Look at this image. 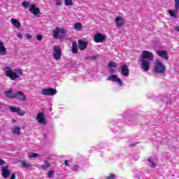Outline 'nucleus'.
<instances>
[{
  "instance_id": "nucleus-27",
  "label": "nucleus",
  "mask_w": 179,
  "mask_h": 179,
  "mask_svg": "<svg viewBox=\"0 0 179 179\" xmlns=\"http://www.w3.org/2000/svg\"><path fill=\"white\" fill-rule=\"evenodd\" d=\"M117 65L118 64L117 63H115V62H113V61H110L108 63L109 68H117Z\"/></svg>"
},
{
  "instance_id": "nucleus-43",
  "label": "nucleus",
  "mask_w": 179,
  "mask_h": 179,
  "mask_svg": "<svg viewBox=\"0 0 179 179\" xmlns=\"http://www.w3.org/2000/svg\"><path fill=\"white\" fill-rule=\"evenodd\" d=\"M64 164L68 166H69V164H68V159L64 160Z\"/></svg>"
},
{
  "instance_id": "nucleus-45",
  "label": "nucleus",
  "mask_w": 179,
  "mask_h": 179,
  "mask_svg": "<svg viewBox=\"0 0 179 179\" xmlns=\"http://www.w3.org/2000/svg\"><path fill=\"white\" fill-rule=\"evenodd\" d=\"M74 169L78 170L79 169V166H77V165L74 166Z\"/></svg>"
},
{
  "instance_id": "nucleus-26",
  "label": "nucleus",
  "mask_w": 179,
  "mask_h": 179,
  "mask_svg": "<svg viewBox=\"0 0 179 179\" xmlns=\"http://www.w3.org/2000/svg\"><path fill=\"white\" fill-rule=\"evenodd\" d=\"M178 13V11L177 10H169V13L170 16H171L172 17H174V18L177 17V15H177Z\"/></svg>"
},
{
  "instance_id": "nucleus-9",
  "label": "nucleus",
  "mask_w": 179,
  "mask_h": 179,
  "mask_svg": "<svg viewBox=\"0 0 179 179\" xmlns=\"http://www.w3.org/2000/svg\"><path fill=\"white\" fill-rule=\"evenodd\" d=\"M107 38V36L103 35V34L97 33L94 36V41L95 43H104Z\"/></svg>"
},
{
  "instance_id": "nucleus-46",
  "label": "nucleus",
  "mask_w": 179,
  "mask_h": 179,
  "mask_svg": "<svg viewBox=\"0 0 179 179\" xmlns=\"http://www.w3.org/2000/svg\"><path fill=\"white\" fill-rule=\"evenodd\" d=\"M111 72H113H113H115V71L114 69H111Z\"/></svg>"
},
{
  "instance_id": "nucleus-24",
  "label": "nucleus",
  "mask_w": 179,
  "mask_h": 179,
  "mask_svg": "<svg viewBox=\"0 0 179 179\" xmlns=\"http://www.w3.org/2000/svg\"><path fill=\"white\" fill-rule=\"evenodd\" d=\"M50 167H51V164L47 160H45L43 164L41 166V169H43V170H46V169H50Z\"/></svg>"
},
{
  "instance_id": "nucleus-41",
  "label": "nucleus",
  "mask_w": 179,
  "mask_h": 179,
  "mask_svg": "<svg viewBox=\"0 0 179 179\" xmlns=\"http://www.w3.org/2000/svg\"><path fill=\"white\" fill-rule=\"evenodd\" d=\"M17 37H18V38H23V34H18Z\"/></svg>"
},
{
  "instance_id": "nucleus-11",
  "label": "nucleus",
  "mask_w": 179,
  "mask_h": 179,
  "mask_svg": "<svg viewBox=\"0 0 179 179\" xmlns=\"http://www.w3.org/2000/svg\"><path fill=\"white\" fill-rule=\"evenodd\" d=\"M9 166H5L2 167L1 176L3 178H9L10 177V171H9Z\"/></svg>"
},
{
  "instance_id": "nucleus-14",
  "label": "nucleus",
  "mask_w": 179,
  "mask_h": 179,
  "mask_svg": "<svg viewBox=\"0 0 179 179\" xmlns=\"http://www.w3.org/2000/svg\"><path fill=\"white\" fill-rule=\"evenodd\" d=\"M36 120L39 124H47V119L44 117L43 113H39L36 116Z\"/></svg>"
},
{
  "instance_id": "nucleus-10",
  "label": "nucleus",
  "mask_w": 179,
  "mask_h": 179,
  "mask_svg": "<svg viewBox=\"0 0 179 179\" xmlns=\"http://www.w3.org/2000/svg\"><path fill=\"white\" fill-rule=\"evenodd\" d=\"M107 80L118 83L119 86H122V80H121V78H118L117 75L112 74L108 77Z\"/></svg>"
},
{
  "instance_id": "nucleus-12",
  "label": "nucleus",
  "mask_w": 179,
  "mask_h": 179,
  "mask_svg": "<svg viewBox=\"0 0 179 179\" xmlns=\"http://www.w3.org/2000/svg\"><path fill=\"white\" fill-rule=\"evenodd\" d=\"M9 110L11 113H16L18 115H24V111L22 110L20 107L9 106Z\"/></svg>"
},
{
  "instance_id": "nucleus-25",
  "label": "nucleus",
  "mask_w": 179,
  "mask_h": 179,
  "mask_svg": "<svg viewBox=\"0 0 179 179\" xmlns=\"http://www.w3.org/2000/svg\"><path fill=\"white\" fill-rule=\"evenodd\" d=\"M74 29L77 30V31H80L83 29L82 23L77 22L74 24Z\"/></svg>"
},
{
  "instance_id": "nucleus-36",
  "label": "nucleus",
  "mask_w": 179,
  "mask_h": 179,
  "mask_svg": "<svg viewBox=\"0 0 179 179\" xmlns=\"http://www.w3.org/2000/svg\"><path fill=\"white\" fill-rule=\"evenodd\" d=\"M36 39L38 40V41H41V40H43V35L39 34L36 36Z\"/></svg>"
},
{
  "instance_id": "nucleus-42",
  "label": "nucleus",
  "mask_w": 179,
  "mask_h": 179,
  "mask_svg": "<svg viewBox=\"0 0 179 179\" xmlns=\"http://www.w3.org/2000/svg\"><path fill=\"white\" fill-rule=\"evenodd\" d=\"M174 30H176V31H179V26L175 27Z\"/></svg>"
},
{
  "instance_id": "nucleus-6",
  "label": "nucleus",
  "mask_w": 179,
  "mask_h": 179,
  "mask_svg": "<svg viewBox=\"0 0 179 179\" xmlns=\"http://www.w3.org/2000/svg\"><path fill=\"white\" fill-rule=\"evenodd\" d=\"M59 33H61V34H63V37H64V36H65V34H66V31L64 29L56 27L53 31V34H52L54 38H56V39L59 38Z\"/></svg>"
},
{
  "instance_id": "nucleus-32",
  "label": "nucleus",
  "mask_w": 179,
  "mask_h": 179,
  "mask_svg": "<svg viewBox=\"0 0 179 179\" xmlns=\"http://www.w3.org/2000/svg\"><path fill=\"white\" fill-rule=\"evenodd\" d=\"M65 5L66 6H71L73 5V3L72 2V1H65Z\"/></svg>"
},
{
  "instance_id": "nucleus-38",
  "label": "nucleus",
  "mask_w": 179,
  "mask_h": 179,
  "mask_svg": "<svg viewBox=\"0 0 179 179\" xmlns=\"http://www.w3.org/2000/svg\"><path fill=\"white\" fill-rule=\"evenodd\" d=\"M25 37L27 38V40H30V38H31V35L27 34Z\"/></svg>"
},
{
  "instance_id": "nucleus-1",
  "label": "nucleus",
  "mask_w": 179,
  "mask_h": 179,
  "mask_svg": "<svg viewBox=\"0 0 179 179\" xmlns=\"http://www.w3.org/2000/svg\"><path fill=\"white\" fill-rule=\"evenodd\" d=\"M154 72L157 75H164L166 73V66L159 59L155 61Z\"/></svg>"
},
{
  "instance_id": "nucleus-48",
  "label": "nucleus",
  "mask_w": 179,
  "mask_h": 179,
  "mask_svg": "<svg viewBox=\"0 0 179 179\" xmlns=\"http://www.w3.org/2000/svg\"><path fill=\"white\" fill-rule=\"evenodd\" d=\"M96 58V57H94L93 58H92V59H94Z\"/></svg>"
},
{
  "instance_id": "nucleus-18",
  "label": "nucleus",
  "mask_w": 179,
  "mask_h": 179,
  "mask_svg": "<svg viewBox=\"0 0 179 179\" xmlns=\"http://www.w3.org/2000/svg\"><path fill=\"white\" fill-rule=\"evenodd\" d=\"M78 48L80 51H85L87 48V42L82 40L78 41Z\"/></svg>"
},
{
  "instance_id": "nucleus-23",
  "label": "nucleus",
  "mask_w": 179,
  "mask_h": 179,
  "mask_svg": "<svg viewBox=\"0 0 179 179\" xmlns=\"http://www.w3.org/2000/svg\"><path fill=\"white\" fill-rule=\"evenodd\" d=\"M71 52L73 54H78V43L76 41H73L72 43Z\"/></svg>"
},
{
  "instance_id": "nucleus-3",
  "label": "nucleus",
  "mask_w": 179,
  "mask_h": 179,
  "mask_svg": "<svg viewBox=\"0 0 179 179\" xmlns=\"http://www.w3.org/2000/svg\"><path fill=\"white\" fill-rule=\"evenodd\" d=\"M52 56L56 61H59L61 57H62V51L61 50V46L55 45L53 47Z\"/></svg>"
},
{
  "instance_id": "nucleus-50",
  "label": "nucleus",
  "mask_w": 179,
  "mask_h": 179,
  "mask_svg": "<svg viewBox=\"0 0 179 179\" xmlns=\"http://www.w3.org/2000/svg\"><path fill=\"white\" fill-rule=\"evenodd\" d=\"M175 1H179V0H175Z\"/></svg>"
},
{
  "instance_id": "nucleus-4",
  "label": "nucleus",
  "mask_w": 179,
  "mask_h": 179,
  "mask_svg": "<svg viewBox=\"0 0 179 179\" xmlns=\"http://www.w3.org/2000/svg\"><path fill=\"white\" fill-rule=\"evenodd\" d=\"M13 98L15 99V100H18V101L24 102L26 101V95L22 91H17L14 93V96Z\"/></svg>"
},
{
  "instance_id": "nucleus-51",
  "label": "nucleus",
  "mask_w": 179,
  "mask_h": 179,
  "mask_svg": "<svg viewBox=\"0 0 179 179\" xmlns=\"http://www.w3.org/2000/svg\"><path fill=\"white\" fill-rule=\"evenodd\" d=\"M65 1H69V0H65Z\"/></svg>"
},
{
  "instance_id": "nucleus-31",
  "label": "nucleus",
  "mask_w": 179,
  "mask_h": 179,
  "mask_svg": "<svg viewBox=\"0 0 179 179\" xmlns=\"http://www.w3.org/2000/svg\"><path fill=\"white\" fill-rule=\"evenodd\" d=\"M55 173V172L54 171H49L48 173V178H52V177H54Z\"/></svg>"
},
{
  "instance_id": "nucleus-13",
  "label": "nucleus",
  "mask_w": 179,
  "mask_h": 179,
  "mask_svg": "<svg viewBox=\"0 0 179 179\" xmlns=\"http://www.w3.org/2000/svg\"><path fill=\"white\" fill-rule=\"evenodd\" d=\"M29 10L32 15H40V8L36 7V3L31 4Z\"/></svg>"
},
{
  "instance_id": "nucleus-2",
  "label": "nucleus",
  "mask_w": 179,
  "mask_h": 179,
  "mask_svg": "<svg viewBox=\"0 0 179 179\" xmlns=\"http://www.w3.org/2000/svg\"><path fill=\"white\" fill-rule=\"evenodd\" d=\"M3 71L6 76L9 78L10 80H15V79H19V78H20V76L13 71L9 66L5 67Z\"/></svg>"
},
{
  "instance_id": "nucleus-34",
  "label": "nucleus",
  "mask_w": 179,
  "mask_h": 179,
  "mask_svg": "<svg viewBox=\"0 0 179 179\" xmlns=\"http://www.w3.org/2000/svg\"><path fill=\"white\" fill-rule=\"evenodd\" d=\"M175 8H176V10L178 11V9H179V1H176Z\"/></svg>"
},
{
  "instance_id": "nucleus-44",
  "label": "nucleus",
  "mask_w": 179,
  "mask_h": 179,
  "mask_svg": "<svg viewBox=\"0 0 179 179\" xmlns=\"http://www.w3.org/2000/svg\"><path fill=\"white\" fill-rule=\"evenodd\" d=\"M56 5H57V6L62 5V2H61V1H57V2L56 3Z\"/></svg>"
},
{
  "instance_id": "nucleus-37",
  "label": "nucleus",
  "mask_w": 179,
  "mask_h": 179,
  "mask_svg": "<svg viewBox=\"0 0 179 179\" xmlns=\"http://www.w3.org/2000/svg\"><path fill=\"white\" fill-rule=\"evenodd\" d=\"M148 162H150V163H151L150 167H156V164H155V162L150 161V159H149Z\"/></svg>"
},
{
  "instance_id": "nucleus-5",
  "label": "nucleus",
  "mask_w": 179,
  "mask_h": 179,
  "mask_svg": "<svg viewBox=\"0 0 179 179\" xmlns=\"http://www.w3.org/2000/svg\"><path fill=\"white\" fill-rule=\"evenodd\" d=\"M141 58H142V59H146L147 61H153V53L148 50H143L141 53Z\"/></svg>"
},
{
  "instance_id": "nucleus-40",
  "label": "nucleus",
  "mask_w": 179,
  "mask_h": 179,
  "mask_svg": "<svg viewBox=\"0 0 179 179\" xmlns=\"http://www.w3.org/2000/svg\"><path fill=\"white\" fill-rule=\"evenodd\" d=\"M15 178H16V175L15 173H13L10 179H15Z\"/></svg>"
},
{
  "instance_id": "nucleus-47",
  "label": "nucleus",
  "mask_w": 179,
  "mask_h": 179,
  "mask_svg": "<svg viewBox=\"0 0 179 179\" xmlns=\"http://www.w3.org/2000/svg\"><path fill=\"white\" fill-rule=\"evenodd\" d=\"M96 58V57H94L93 58H92V59H94Z\"/></svg>"
},
{
  "instance_id": "nucleus-20",
  "label": "nucleus",
  "mask_w": 179,
  "mask_h": 179,
  "mask_svg": "<svg viewBox=\"0 0 179 179\" xmlns=\"http://www.w3.org/2000/svg\"><path fill=\"white\" fill-rule=\"evenodd\" d=\"M10 22L12 23L13 26L15 27L16 29H20V22L19 20L15 19V18H11L10 19Z\"/></svg>"
},
{
  "instance_id": "nucleus-29",
  "label": "nucleus",
  "mask_w": 179,
  "mask_h": 179,
  "mask_svg": "<svg viewBox=\"0 0 179 179\" xmlns=\"http://www.w3.org/2000/svg\"><path fill=\"white\" fill-rule=\"evenodd\" d=\"M22 166L24 167L25 169H29V167H31V164L29 163H26L25 162H22Z\"/></svg>"
},
{
  "instance_id": "nucleus-7",
  "label": "nucleus",
  "mask_w": 179,
  "mask_h": 179,
  "mask_svg": "<svg viewBox=\"0 0 179 179\" xmlns=\"http://www.w3.org/2000/svg\"><path fill=\"white\" fill-rule=\"evenodd\" d=\"M141 68L144 72H148L150 68V61L147 59H142Z\"/></svg>"
},
{
  "instance_id": "nucleus-8",
  "label": "nucleus",
  "mask_w": 179,
  "mask_h": 179,
  "mask_svg": "<svg viewBox=\"0 0 179 179\" xmlns=\"http://www.w3.org/2000/svg\"><path fill=\"white\" fill-rule=\"evenodd\" d=\"M41 94L43 96H55L57 94V90L53 88H45L42 90Z\"/></svg>"
},
{
  "instance_id": "nucleus-15",
  "label": "nucleus",
  "mask_w": 179,
  "mask_h": 179,
  "mask_svg": "<svg viewBox=\"0 0 179 179\" xmlns=\"http://www.w3.org/2000/svg\"><path fill=\"white\" fill-rule=\"evenodd\" d=\"M120 70L122 76L124 78L129 76V69H128V66L127 64H122V66L120 67Z\"/></svg>"
},
{
  "instance_id": "nucleus-35",
  "label": "nucleus",
  "mask_w": 179,
  "mask_h": 179,
  "mask_svg": "<svg viewBox=\"0 0 179 179\" xmlns=\"http://www.w3.org/2000/svg\"><path fill=\"white\" fill-rule=\"evenodd\" d=\"M15 72H17V73H18V75H23V71H22V69H16Z\"/></svg>"
},
{
  "instance_id": "nucleus-30",
  "label": "nucleus",
  "mask_w": 179,
  "mask_h": 179,
  "mask_svg": "<svg viewBox=\"0 0 179 179\" xmlns=\"http://www.w3.org/2000/svg\"><path fill=\"white\" fill-rule=\"evenodd\" d=\"M29 159L38 157V155L37 153L31 152V154H29Z\"/></svg>"
},
{
  "instance_id": "nucleus-21",
  "label": "nucleus",
  "mask_w": 179,
  "mask_h": 179,
  "mask_svg": "<svg viewBox=\"0 0 179 179\" xmlns=\"http://www.w3.org/2000/svg\"><path fill=\"white\" fill-rule=\"evenodd\" d=\"M13 92V91L12 90V89L8 91H5L4 92L5 96H6L8 99H10V100H13L14 98H12V97L15 96V94H12Z\"/></svg>"
},
{
  "instance_id": "nucleus-22",
  "label": "nucleus",
  "mask_w": 179,
  "mask_h": 179,
  "mask_svg": "<svg viewBox=\"0 0 179 179\" xmlns=\"http://www.w3.org/2000/svg\"><path fill=\"white\" fill-rule=\"evenodd\" d=\"M13 134L15 135H20L22 130L18 126H14L12 130Z\"/></svg>"
},
{
  "instance_id": "nucleus-16",
  "label": "nucleus",
  "mask_w": 179,
  "mask_h": 179,
  "mask_svg": "<svg viewBox=\"0 0 179 179\" xmlns=\"http://www.w3.org/2000/svg\"><path fill=\"white\" fill-rule=\"evenodd\" d=\"M157 54L161 58H162V59L169 61V53L166 52V50H157Z\"/></svg>"
},
{
  "instance_id": "nucleus-33",
  "label": "nucleus",
  "mask_w": 179,
  "mask_h": 179,
  "mask_svg": "<svg viewBox=\"0 0 179 179\" xmlns=\"http://www.w3.org/2000/svg\"><path fill=\"white\" fill-rule=\"evenodd\" d=\"M115 178V175L113 173H110L108 176L106 177V179H114Z\"/></svg>"
},
{
  "instance_id": "nucleus-17",
  "label": "nucleus",
  "mask_w": 179,
  "mask_h": 179,
  "mask_svg": "<svg viewBox=\"0 0 179 179\" xmlns=\"http://www.w3.org/2000/svg\"><path fill=\"white\" fill-rule=\"evenodd\" d=\"M115 23L116 24V27H122V26H124V24H125V21L124 20V19H122V17H117L115 19Z\"/></svg>"
},
{
  "instance_id": "nucleus-49",
  "label": "nucleus",
  "mask_w": 179,
  "mask_h": 179,
  "mask_svg": "<svg viewBox=\"0 0 179 179\" xmlns=\"http://www.w3.org/2000/svg\"><path fill=\"white\" fill-rule=\"evenodd\" d=\"M13 122H15V121H16V120H13Z\"/></svg>"
},
{
  "instance_id": "nucleus-19",
  "label": "nucleus",
  "mask_w": 179,
  "mask_h": 179,
  "mask_svg": "<svg viewBox=\"0 0 179 179\" xmlns=\"http://www.w3.org/2000/svg\"><path fill=\"white\" fill-rule=\"evenodd\" d=\"M8 54V51L6 50V48L3 45V42L0 41V55H6Z\"/></svg>"
},
{
  "instance_id": "nucleus-28",
  "label": "nucleus",
  "mask_w": 179,
  "mask_h": 179,
  "mask_svg": "<svg viewBox=\"0 0 179 179\" xmlns=\"http://www.w3.org/2000/svg\"><path fill=\"white\" fill-rule=\"evenodd\" d=\"M23 8H24V9H30V3L27 2V1H23L22 3Z\"/></svg>"
},
{
  "instance_id": "nucleus-39",
  "label": "nucleus",
  "mask_w": 179,
  "mask_h": 179,
  "mask_svg": "<svg viewBox=\"0 0 179 179\" xmlns=\"http://www.w3.org/2000/svg\"><path fill=\"white\" fill-rule=\"evenodd\" d=\"M5 164V161L0 159V166H3Z\"/></svg>"
}]
</instances>
